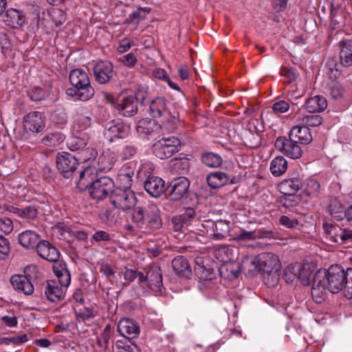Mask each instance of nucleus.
<instances>
[{
  "mask_svg": "<svg viewBox=\"0 0 352 352\" xmlns=\"http://www.w3.org/2000/svg\"><path fill=\"white\" fill-rule=\"evenodd\" d=\"M149 113L154 118H162V123H169V112L167 109L166 100L164 98L157 97L149 104Z\"/></svg>",
  "mask_w": 352,
  "mask_h": 352,
  "instance_id": "14",
  "label": "nucleus"
},
{
  "mask_svg": "<svg viewBox=\"0 0 352 352\" xmlns=\"http://www.w3.org/2000/svg\"><path fill=\"white\" fill-rule=\"evenodd\" d=\"M117 161V155L115 152L107 149L104 151L98 159V168L102 171H109L114 166Z\"/></svg>",
  "mask_w": 352,
  "mask_h": 352,
  "instance_id": "38",
  "label": "nucleus"
},
{
  "mask_svg": "<svg viewBox=\"0 0 352 352\" xmlns=\"http://www.w3.org/2000/svg\"><path fill=\"white\" fill-rule=\"evenodd\" d=\"M327 102L323 96H315L309 98L305 104V108L309 113L320 112L327 108Z\"/></svg>",
  "mask_w": 352,
  "mask_h": 352,
  "instance_id": "40",
  "label": "nucleus"
},
{
  "mask_svg": "<svg viewBox=\"0 0 352 352\" xmlns=\"http://www.w3.org/2000/svg\"><path fill=\"white\" fill-rule=\"evenodd\" d=\"M23 122L24 129L32 133L41 132L45 126L44 117L38 111L28 113L23 118Z\"/></svg>",
  "mask_w": 352,
  "mask_h": 352,
  "instance_id": "18",
  "label": "nucleus"
},
{
  "mask_svg": "<svg viewBox=\"0 0 352 352\" xmlns=\"http://www.w3.org/2000/svg\"><path fill=\"white\" fill-rule=\"evenodd\" d=\"M52 231L54 235L63 240H69L72 232L70 227L64 223H58L55 225L52 228Z\"/></svg>",
  "mask_w": 352,
  "mask_h": 352,
  "instance_id": "50",
  "label": "nucleus"
},
{
  "mask_svg": "<svg viewBox=\"0 0 352 352\" xmlns=\"http://www.w3.org/2000/svg\"><path fill=\"white\" fill-rule=\"evenodd\" d=\"M10 252V243L8 239L0 235V260L6 259Z\"/></svg>",
  "mask_w": 352,
  "mask_h": 352,
  "instance_id": "53",
  "label": "nucleus"
},
{
  "mask_svg": "<svg viewBox=\"0 0 352 352\" xmlns=\"http://www.w3.org/2000/svg\"><path fill=\"white\" fill-rule=\"evenodd\" d=\"M53 270L58 278V285L67 290L71 283V275L65 265L60 263H54Z\"/></svg>",
  "mask_w": 352,
  "mask_h": 352,
  "instance_id": "33",
  "label": "nucleus"
},
{
  "mask_svg": "<svg viewBox=\"0 0 352 352\" xmlns=\"http://www.w3.org/2000/svg\"><path fill=\"white\" fill-rule=\"evenodd\" d=\"M65 140V136L58 131L47 133L41 140V143L45 146L55 147Z\"/></svg>",
  "mask_w": 352,
  "mask_h": 352,
  "instance_id": "44",
  "label": "nucleus"
},
{
  "mask_svg": "<svg viewBox=\"0 0 352 352\" xmlns=\"http://www.w3.org/2000/svg\"><path fill=\"white\" fill-rule=\"evenodd\" d=\"M229 177L223 172H215L210 173L207 177L208 185L213 188H217L227 184Z\"/></svg>",
  "mask_w": 352,
  "mask_h": 352,
  "instance_id": "46",
  "label": "nucleus"
},
{
  "mask_svg": "<svg viewBox=\"0 0 352 352\" xmlns=\"http://www.w3.org/2000/svg\"><path fill=\"white\" fill-rule=\"evenodd\" d=\"M287 169V162L282 157H275L270 164V171L274 176L282 175Z\"/></svg>",
  "mask_w": 352,
  "mask_h": 352,
  "instance_id": "45",
  "label": "nucleus"
},
{
  "mask_svg": "<svg viewBox=\"0 0 352 352\" xmlns=\"http://www.w3.org/2000/svg\"><path fill=\"white\" fill-rule=\"evenodd\" d=\"M91 118L82 113H76L74 118L72 133L73 134L88 133L87 131L91 126Z\"/></svg>",
  "mask_w": 352,
  "mask_h": 352,
  "instance_id": "32",
  "label": "nucleus"
},
{
  "mask_svg": "<svg viewBox=\"0 0 352 352\" xmlns=\"http://www.w3.org/2000/svg\"><path fill=\"white\" fill-rule=\"evenodd\" d=\"M119 61L129 68H133L138 63L136 56L132 53H128L119 58Z\"/></svg>",
  "mask_w": 352,
  "mask_h": 352,
  "instance_id": "55",
  "label": "nucleus"
},
{
  "mask_svg": "<svg viewBox=\"0 0 352 352\" xmlns=\"http://www.w3.org/2000/svg\"><path fill=\"white\" fill-rule=\"evenodd\" d=\"M180 145V140L175 137L164 138L154 143L153 153L160 159H166L178 152Z\"/></svg>",
  "mask_w": 352,
  "mask_h": 352,
  "instance_id": "7",
  "label": "nucleus"
},
{
  "mask_svg": "<svg viewBox=\"0 0 352 352\" xmlns=\"http://www.w3.org/2000/svg\"><path fill=\"white\" fill-rule=\"evenodd\" d=\"M299 272L298 273V278L303 285H309L314 281L313 272L315 271L314 266L309 263H303L302 265H299Z\"/></svg>",
  "mask_w": 352,
  "mask_h": 352,
  "instance_id": "43",
  "label": "nucleus"
},
{
  "mask_svg": "<svg viewBox=\"0 0 352 352\" xmlns=\"http://www.w3.org/2000/svg\"><path fill=\"white\" fill-rule=\"evenodd\" d=\"M261 255L247 256L244 257L241 263V268L249 275H254L261 272Z\"/></svg>",
  "mask_w": 352,
  "mask_h": 352,
  "instance_id": "28",
  "label": "nucleus"
},
{
  "mask_svg": "<svg viewBox=\"0 0 352 352\" xmlns=\"http://www.w3.org/2000/svg\"><path fill=\"white\" fill-rule=\"evenodd\" d=\"M319 190L320 184L317 181L312 179H307L300 194V199L305 203L309 202L318 195Z\"/></svg>",
  "mask_w": 352,
  "mask_h": 352,
  "instance_id": "27",
  "label": "nucleus"
},
{
  "mask_svg": "<svg viewBox=\"0 0 352 352\" xmlns=\"http://www.w3.org/2000/svg\"><path fill=\"white\" fill-rule=\"evenodd\" d=\"M3 21L7 25L16 28L25 23V16L22 11L11 8L7 10Z\"/></svg>",
  "mask_w": 352,
  "mask_h": 352,
  "instance_id": "31",
  "label": "nucleus"
},
{
  "mask_svg": "<svg viewBox=\"0 0 352 352\" xmlns=\"http://www.w3.org/2000/svg\"><path fill=\"white\" fill-rule=\"evenodd\" d=\"M78 165V160L73 155L63 152L56 156L57 168L65 177H69Z\"/></svg>",
  "mask_w": 352,
  "mask_h": 352,
  "instance_id": "11",
  "label": "nucleus"
},
{
  "mask_svg": "<svg viewBox=\"0 0 352 352\" xmlns=\"http://www.w3.org/2000/svg\"><path fill=\"white\" fill-rule=\"evenodd\" d=\"M177 216L181 218L182 222H183L186 226H188L189 222L194 219L195 216V212L194 209L188 208L184 211V213Z\"/></svg>",
  "mask_w": 352,
  "mask_h": 352,
  "instance_id": "60",
  "label": "nucleus"
},
{
  "mask_svg": "<svg viewBox=\"0 0 352 352\" xmlns=\"http://www.w3.org/2000/svg\"><path fill=\"white\" fill-rule=\"evenodd\" d=\"M69 82L72 87L67 88L66 95L74 101L85 102L94 95V89L91 85L88 74L82 69L77 68L69 74Z\"/></svg>",
  "mask_w": 352,
  "mask_h": 352,
  "instance_id": "2",
  "label": "nucleus"
},
{
  "mask_svg": "<svg viewBox=\"0 0 352 352\" xmlns=\"http://www.w3.org/2000/svg\"><path fill=\"white\" fill-rule=\"evenodd\" d=\"M89 138L88 133L73 134L72 133V136L68 139L67 144L71 151H78L87 146Z\"/></svg>",
  "mask_w": 352,
  "mask_h": 352,
  "instance_id": "42",
  "label": "nucleus"
},
{
  "mask_svg": "<svg viewBox=\"0 0 352 352\" xmlns=\"http://www.w3.org/2000/svg\"><path fill=\"white\" fill-rule=\"evenodd\" d=\"M201 228L202 229L199 230L202 235L212 240L220 241L228 236L230 232V222L221 219L216 221L208 220L204 221Z\"/></svg>",
  "mask_w": 352,
  "mask_h": 352,
  "instance_id": "6",
  "label": "nucleus"
},
{
  "mask_svg": "<svg viewBox=\"0 0 352 352\" xmlns=\"http://www.w3.org/2000/svg\"><path fill=\"white\" fill-rule=\"evenodd\" d=\"M272 109L276 113H283L289 110V104L285 100H278L273 104Z\"/></svg>",
  "mask_w": 352,
  "mask_h": 352,
  "instance_id": "61",
  "label": "nucleus"
},
{
  "mask_svg": "<svg viewBox=\"0 0 352 352\" xmlns=\"http://www.w3.org/2000/svg\"><path fill=\"white\" fill-rule=\"evenodd\" d=\"M279 223L283 226L289 229L296 228L298 224L297 219L285 215H283L280 217Z\"/></svg>",
  "mask_w": 352,
  "mask_h": 352,
  "instance_id": "57",
  "label": "nucleus"
},
{
  "mask_svg": "<svg viewBox=\"0 0 352 352\" xmlns=\"http://www.w3.org/2000/svg\"><path fill=\"white\" fill-rule=\"evenodd\" d=\"M340 63L344 67L352 65V40H345L340 42Z\"/></svg>",
  "mask_w": 352,
  "mask_h": 352,
  "instance_id": "39",
  "label": "nucleus"
},
{
  "mask_svg": "<svg viewBox=\"0 0 352 352\" xmlns=\"http://www.w3.org/2000/svg\"><path fill=\"white\" fill-rule=\"evenodd\" d=\"M280 75L285 77L287 80V82L290 83L297 78V73L295 69L288 67H282L280 69Z\"/></svg>",
  "mask_w": 352,
  "mask_h": 352,
  "instance_id": "58",
  "label": "nucleus"
},
{
  "mask_svg": "<svg viewBox=\"0 0 352 352\" xmlns=\"http://www.w3.org/2000/svg\"><path fill=\"white\" fill-rule=\"evenodd\" d=\"M172 267L175 273L182 278H189L192 274L188 260L182 256H177L172 261Z\"/></svg>",
  "mask_w": 352,
  "mask_h": 352,
  "instance_id": "29",
  "label": "nucleus"
},
{
  "mask_svg": "<svg viewBox=\"0 0 352 352\" xmlns=\"http://www.w3.org/2000/svg\"><path fill=\"white\" fill-rule=\"evenodd\" d=\"M115 105L124 116H132L138 111L136 98L131 91L121 92L116 98Z\"/></svg>",
  "mask_w": 352,
  "mask_h": 352,
  "instance_id": "9",
  "label": "nucleus"
},
{
  "mask_svg": "<svg viewBox=\"0 0 352 352\" xmlns=\"http://www.w3.org/2000/svg\"><path fill=\"white\" fill-rule=\"evenodd\" d=\"M241 270V265L236 263L234 259L228 263H222L219 268L220 275L228 279L237 278Z\"/></svg>",
  "mask_w": 352,
  "mask_h": 352,
  "instance_id": "34",
  "label": "nucleus"
},
{
  "mask_svg": "<svg viewBox=\"0 0 352 352\" xmlns=\"http://www.w3.org/2000/svg\"><path fill=\"white\" fill-rule=\"evenodd\" d=\"M131 220L142 230H155L162 226L160 211L155 204H149L144 208H135L131 214Z\"/></svg>",
  "mask_w": 352,
  "mask_h": 352,
  "instance_id": "4",
  "label": "nucleus"
},
{
  "mask_svg": "<svg viewBox=\"0 0 352 352\" xmlns=\"http://www.w3.org/2000/svg\"><path fill=\"white\" fill-rule=\"evenodd\" d=\"M8 210L11 212L16 214L21 218L28 219H34L38 214L36 208L34 206H28L25 208H19L14 206H10L8 208Z\"/></svg>",
  "mask_w": 352,
  "mask_h": 352,
  "instance_id": "47",
  "label": "nucleus"
},
{
  "mask_svg": "<svg viewBox=\"0 0 352 352\" xmlns=\"http://www.w3.org/2000/svg\"><path fill=\"white\" fill-rule=\"evenodd\" d=\"M326 239L331 242L345 244L352 241V230L342 229L335 225H327L324 227Z\"/></svg>",
  "mask_w": 352,
  "mask_h": 352,
  "instance_id": "12",
  "label": "nucleus"
},
{
  "mask_svg": "<svg viewBox=\"0 0 352 352\" xmlns=\"http://www.w3.org/2000/svg\"><path fill=\"white\" fill-rule=\"evenodd\" d=\"M116 346L118 349H123L126 352H139L140 349L134 344L130 339L124 338V339L117 340Z\"/></svg>",
  "mask_w": 352,
  "mask_h": 352,
  "instance_id": "52",
  "label": "nucleus"
},
{
  "mask_svg": "<svg viewBox=\"0 0 352 352\" xmlns=\"http://www.w3.org/2000/svg\"><path fill=\"white\" fill-rule=\"evenodd\" d=\"M134 175V170L129 166H124L120 170L116 178L118 186L122 189H131L132 185V177Z\"/></svg>",
  "mask_w": 352,
  "mask_h": 352,
  "instance_id": "35",
  "label": "nucleus"
},
{
  "mask_svg": "<svg viewBox=\"0 0 352 352\" xmlns=\"http://www.w3.org/2000/svg\"><path fill=\"white\" fill-rule=\"evenodd\" d=\"M96 80L101 84H104L113 76V65L109 61L97 63L94 68Z\"/></svg>",
  "mask_w": 352,
  "mask_h": 352,
  "instance_id": "21",
  "label": "nucleus"
},
{
  "mask_svg": "<svg viewBox=\"0 0 352 352\" xmlns=\"http://www.w3.org/2000/svg\"><path fill=\"white\" fill-rule=\"evenodd\" d=\"M304 89H300L296 85H294L290 87L289 89L287 91V96L288 98L293 100L302 97L304 95Z\"/></svg>",
  "mask_w": 352,
  "mask_h": 352,
  "instance_id": "59",
  "label": "nucleus"
},
{
  "mask_svg": "<svg viewBox=\"0 0 352 352\" xmlns=\"http://www.w3.org/2000/svg\"><path fill=\"white\" fill-rule=\"evenodd\" d=\"M38 254L45 260L54 263H58V250L47 241L40 242L36 246Z\"/></svg>",
  "mask_w": 352,
  "mask_h": 352,
  "instance_id": "20",
  "label": "nucleus"
},
{
  "mask_svg": "<svg viewBox=\"0 0 352 352\" xmlns=\"http://www.w3.org/2000/svg\"><path fill=\"white\" fill-rule=\"evenodd\" d=\"M118 331L124 338L133 339L139 335L140 329L133 320L123 318L118 324Z\"/></svg>",
  "mask_w": 352,
  "mask_h": 352,
  "instance_id": "22",
  "label": "nucleus"
},
{
  "mask_svg": "<svg viewBox=\"0 0 352 352\" xmlns=\"http://www.w3.org/2000/svg\"><path fill=\"white\" fill-rule=\"evenodd\" d=\"M75 313L77 317L83 320L94 318L98 314L97 311L93 307L84 308L83 310L75 309Z\"/></svg>",
  "mask_w": 352,
  "mask_h": 352,
  "instance_id": "54",
  "label": "nucleus"
},
{
  "mask_svg": "<svg viewBox=\"0 0 352 352\" xmlns=\"http://www.w3.org/2000/svg\"><path fill=\"white\" fill-rule=\"evenodd\" d=\"M67 290L58 285L55 280H49L45 285V295L51 302H57L63 299Z\"/></svg>",
  "mask_w": 352,
  "mask_h": 352,
  "instance_id": "19",
  "label": "nucleus"
},
{
  "mask_svg": "<svg viewBox=\"0 0 352 352\" xmlns=\"http://www.w3.org/2000/svg\"><path fill=\"white\" fill-rule=\"evenodd\" d=\"M189 185L190 183L186 177H179L174 179L170 185V199L177 201L183 198L188 192Z\"/></svg>",
  "mask_w": 352,
  "mask_h": 352,
  "instance_id": "23",
  "label": "nucleus"
},
{
  "mask_svg": "<svg viewBox=\"0 0 352 352\" xmlns=\"http://www.w3.org/2000/svg\"><path fill=\"white\" fill-rule=\"evenodd\" d=\"M261 255V272L266 276L265 281L269 287H275L278 281L281 272V263L277 255L271 252H264Z\"/></svg>",
  "mask_w": 352,
  "mask_h": 352,
  "instance_id": "5",
  "label": "nucleus"
},
{
  "mask_svg": "<svg viewBox=\"0 0 352 352\" xmlns=\"http://www.w3.org/2000/svg\"><path fill=\"white\" fill-rule=\"evenodd\" d=\"M131 220L142 230H155L162 226L160 211L155 204H149L144 208H135L131 214Z\"/></svg>",
  "mask_w": 352,
  "mask_h": 352,
  "instance_id": "3",
  "label": "nucleus"
},
{
  "mask_svg": "<svg viewBox=\"0 0 352 352\" xmlns=\"http://www.w3.org/2000/svg\"><path fill=\"white\" fill-rule=\"evenodd\" d=\"M201 162L206 166L210 168H217L222 164V158L220 155L212 152L203 153Z\"/></svg>",
  "mask_w": 352,
  "mask_h": 352,
  "instance_id": "48",
  "label": "nucleus"
},
{
  "mask_svg": "<svg viewBox=\"0 0 352 352\" xmlns=\"http://www.w3.org/2000/svg\"><path fill=\"white\" fill-rule=\"evenodd\" d=\"M111 203L120 210H126L133 208L136 204V197L131 189L116 188L111 195Z\"/></svg>",
  "mask_w": 352,
  "mask_h": 352,
  "instance_id": "8",
  "label": "nucleus"
},
{
  "mask_svg": "<svg viewBox=\"0 0 352 352\" xmlns=\"http://www.w3.org/2000/svg\"><path fill=\"white\" fill-rule=\"evenodd\" d=\"M299 265L296 264H289L287 268L285 269V275L286 277V280L287 282H292L293 280L298 277L297 272H299Z\"/></svg>",
  "mask_w": 352,
  "mask_h": 352,
  "instance_id": "56",
  "label": "nucleus"
},
{
  "mask_svg": "<svg viewBox=\"0 0 352 352\" xmlns=\"http://www.w3.org/2000/svg\"><path fill=\"white\" fill-rule=\"evenodd\" d=\"M289 138L297 139L301 144H307L312 141L310 130L305 126L296 125L292 127L289 133Z\"/></svg>",
  "mask_w": 352,
  "mask_h": 352,
  "instance_id": "36",
  "label": "nucleus"
},
{
  "mask_svg": "<svg viewBox=\"0 0 352 352\" xmlns=\"http://www.w3.org/2000/svg\"><path fill=\"white\" fill-rule=\"evenodd\" d=\"M276 147L281 151L285 155L292 158L298 159L302 155V149L296 140L279 138L275 142Z\"/></svg>",
  "mask_w": 352,
  "mask_h": 352,
  "instance_id": "15",
  "label": "nucleus"
},
{
  "mask_svg": "<svg viewBox=\"0 0 352 352\" xmlns=\"http://www.w3.org/2000/svg\"><path fill=\"white\" fill-rule=\"evenodd\" d=\"M18 239L20 245L27 249L34 248L39 243V235L35 231L30 230L20 233Z\"/></svg>",
  "mask_w": 352,
  "mask_h": 352,
  "instance_id": "37",
  "label": "nucleus"
},
{
  "mask_svg": "<svg viewBox=\"0 0 352 352\" xmlns=\"http://www.w3.org/2000/svg\"><path fill=\"white\" fill-rule=\"evenodd\" d=\"M270 234L269 232L261 230L246 231L241 230L236 236L239 241H249L258 238L267 237Z\"/></svg>",
  "mask_w": 352,
  "mask_h": 352,
  "instance_id": "49",
  "label": "nucleus"
},
{
  "mask_svg": "<svg viewBox=\"0 0 352 352\" xmlns=\"http://www.w3.org/2000/svg\"><path fill=\"white\" fill-rule=\"evenodd\" d=\"M139 281L148 282V287L155 292L160 291L162 285V276L160 269L157 266L150 267L146 272V275L143 274H139Z\"/></svg>",
  "mask_w": 352,
  "mask_h": 352,
  "instance_id": "17",
  "label": "nucleus"
},
{
  "mask_svg": "<svg viewBox=\"0 0 352 352\" xmlns=\"http://www.w3.org/2000/svg\"><path fill=\"white\" fill-rule=\"evenodd\" d=\"M10 283L15 290L25 295H31L34 292L33 285L30 278L25 275H12Z\"/></svg>",
  "mask_w": 352,
  "mask_h": 352,
  "instance_id": "24",
  "label": "nucleus"
},
{
  "mask_svg": "<svg viewBox=\"0 0 352 352\" xmlns=\"http://www.w3.org/2000/svg\"><path fill=\"white\" fill-rule=\"evenodd\" d=\"M331 96L336 99L346 98V94L344 89L340 85H334L331 89Z\"/></svg>",
  "mask_w": 352,
  "mask_h": 352,
  "instance_id": "62",
  "label": "nucleus"
},
{
  "mask_svg": "<svg viewBox=\"0 0 352 352\" xmlns=\"http://www.w3.org/2000/svg\"><path fill=\"white\" fill-rule=\"evenodd\" d=\"M162 125L155 120L143 118L138 121L136 130L138 134L143 138H153L162 131Z\"/></svg>",
  "mask_w": 352,
  "mask_h": 352,
  "instance_id": "16",
  "label": "nucleus"
},
{
  "mask_svg": "<svg viewBox=\"0 0 352 352\" xmlns=\"http://www.w3.org/2000/svg\"><path fill=\"white\" fill-rule=\"evenodd\" d=\"M136 153V148L133 146L129 145L123 148L121 153V156L123 160H127L133 157Z\"/></svg>",
  "mask_w": 352,
  "mask_h": 352,
  "instance_id": "64",
  "label": "nucleus"
},
{
  "mask_svg": "<svg viewBox=\"0 0 352 352\" xmlns=\"http://www.w3.org/2000/svg\"><path fill=\"white\" fill-rule=\"evenodd\" d=\"M97 177V170L95 167L88 166L85 168L80 175L77 187L81 190L89 189L91 185L98 179Z\"/></svg>",
  "mask_w": 352,
  "mask_h": 352,
  "instance_id": "26",
  "label": "nucleus"
},
{
  "mask_svg": "<svg viewBox=\"0 0 352 352\" xmlns=\"http://www.w3.org/2000/svg\"><path fill=\"white\" fill-rule=\"evenodd\" d=\"M144 189L152 197H158L165 191V182L159 177L150 176L144 183Z\"/></svg>",
  "mask_w": 352,
  "mask_h": 352,
  "instance_id": "25",
  "label": "nucleus"
},
{
  "mask_svg": "<svg viewBox=\"0 0 352 352\" xmlns=\"http://www.w3.org/2000/svg\"><path fill=\"white\" fill-rule=\"evenodd\" d=\"M345 285L352 288V268L344 271L340 265H331L328 270L320 269L316 273L311 295L320 303L324 300L327 290L336 294Z\"/></svg>",
  "mask_w": 352,
  "mask_h": 352,
  "instance_id": "1",
  "label": "nucleus"
},
{
  "mask_svg": "<svg viewBox=\"0 0 352 352\" xmlns=\"http://www.w3.org/2000/svg\"><path fill=\"white\" fill-rule=\"evenodd\" d=\"M298 120L302 124L307 126H317L322 124V118L320 116L316 114H309L306 116H298Z\"/></svg>",
  "mask_w": 352,
  "mask_h": 352,
  "instance_id": "51",
  "label": "nucleus"
},
{
  "mask_svg": "<svg viewBox=\"0 0 352 352\" xmlns=\"http://www.w3.org/2000/svg\"><path fill=\"white\" fill-rule=\"evenodd\" d=\"M114 186L113 180L109 177H101L91 185L89 192L91 197L96 200L107 197Z\"/></svg>",
  "mask_w": 352,
  "mask_h": 352,
  "instance_id": "10",
  "label": "nucleus"
},
{
  "mask_svg": "<svg viewBox=\"0 0 352 352\" xmlns=\"http://www.w3.org/2000/svg\"><path fill=\"white\" fill-rule=\"evenodd\" d=\"M302 186L301 182L297 178L283 180L280 183L278 188L282 194L293 196Z\"/></svg>",
  "mask_w": 352,
  "mask_h": 352,
  "instance_id": "41",
  "label": "nucleus"
},
{
  "mask_svg": "<svg viewBox=\"0 0 352 352\" xmlns=\"http://www.w3.org/2000/svg\"><path fill=\"white\" fill-rule=\"evenodd\" d=\"M132 46V41L131 39L125 38L122 39L118 45L117 51L120 54H123L128 52Z\"/></svg>",
  "mask_w": 352,
  "mask_h": 352,
  "instance_id": "63",
  "label": "nucleus"
},
{
  "mask_svg": "<svg viewBox=\"0 0 352 352\" xmlns=\"http://www.w3.org/2000/svg\"><path fill=\"white\" fill-rule=\"evenodd\" d=\"M237 254L238 250L236 248L228 245L218 246L213 252V255L215 258L222 263H228L235 259Z\"/></svg>",
  "mask_w": 352,
  "mask_h": 352,
  "instance_id": "30",
  "label": "nucleus"
},
{
  "mask_svg": "<svg viewBox=\"0 0 352 352\" xmlns=\"http://www.w3.org/2000/svg\"><path fill=\"white\" fill-rule=\"evenodd\" d=\"M130 131V127L120 120H113L108 123L104 131L105 138L113 142L116 139L126 138Z\"/></svg>",
  "mask_w": 352,
  "mask_h": 352,
  "instance_id": "13",
  "label": "nucleus"
}]
</instances>
